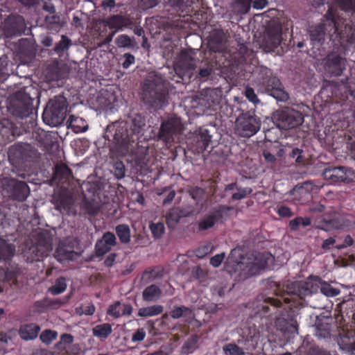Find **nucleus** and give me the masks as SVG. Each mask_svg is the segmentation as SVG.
<instances>
[{
	"label": "nucleus",
	"mask_w": 355,
	"mask_h": 355,
	"mask_svg": "<svg viewBox=\"0 0 355 355\" xmlns=\"http://www.w3.org/2000/svg\"><path fill=\"white\" fill-rule=\"evenodd\" d=\"M319 291L327 297H336L340 293L338 289L318 277L305 282H294L287 285L281 298H264L263 302L257 306V313L260 317H268L279 312L281 317L275 318L280 330L291 334L297 332L298 324L295 319L297 310L306 304L307 297L317 294Z\"/></svg>",
	"instance_id": "nucleus-1"
},
{
	"label": "nucleus",
	"mask_w": 355,
	"mask_h": 355,
	"mask_svg": "<svg viewBox=\"0 0 355 355\" xmlns=\"http://www.w3.org/2000/svg\"><path fill=\"white\" fill-rule=\"evenodd\" d=\"M334 2L349 18H344L337 10L329 8L324 15V23L311 26L309 31L311 42L318 49L324 42L328 27L329 39L335 45L339 44L345 49L355 44V0H334Z\"/></svg>",
	"instance_id": "nucleus-2"
},
{
	"label": "nucleus",
	"mask_w": 355,
	"mask_h": 355,
	"mask_svg": "<svg viewBox=\"0 0 355 355\" xmlns=\"http://www.w3.org/2000/svg\"><path fill=\"white\" fill-rule=\"evenodd\" d=\"M146 127V117L141 114L131 116L130 129L125 123L114 122L107 126L105 137L112 141L114 148L122 154H126L133 143L144 135Z\"/></svg>",
	"instance_id": "nucleus-3"
},
{
	"label": "nucleus",
	"mask_w": 355,
	"mask_h": 355,
	"mask_svg": "<svg viewBox=\"0 0 355 355\" xmlns=\"http://www.w3.org/2000/svg\"><path fill=\"white\" fill-rule=\"evenodd\" d=\"M141 101L149 108L162 109L168 104V94L161 76L146 79L142 85Z\"/></svg>",
	"instance_id": "nucleus-4"
},
{
	"label": "nucleus",
	"mask_w": 355,
	"mask_h": 355,
	"mask_svg": "<svg viewBox=\"0 0 355 355\" xmlns=\"http://www.w3.org/2000/svg\"><path fill=\"white\" fill-rule=\"evenodd\" d=\"M254 83L261 92H264L279 101L286 102L289 98L280 80L273 75L266 67H258L254 71Z\"/></svg>",
	"instance_id": "nucleus-5"
},
{
	"label": "nucleus",
	"mask_w": 355,
	"mask_h": 355,
	"mask_svg": "<svg viewBox=\"0 0 355 355\" xmlns=\"http://www.w3.org/2000/svg\"><path fill=\"white\" fill-rule=\"evenodd\" d=\"M239 256L240 259L235 262L234 270L240 272V274L245 277L259 274L267 268L269 262L274 259L272 255L268 252H255L246 256Z\"/></svg>",
	"instance_id": "nucleus-6"
},
{
	"label": "nucleus",
	"mask_w": 355,
	"mask_h": 355,
	"mask_svg": "<svg viewBox=\"0 0 355 355\" xmlns=\"http://www.w3.org/2000/svg\"><path fill=\"white\" fill-rule=\"evenodd\" d=\"M68 103L62 95L51 98L42 114L43 121L52 127L61 125L67 116Z\"/></svg>",
	"instance_id": "nucleus-7"
},
{
	"label": "nucleus",
	"mask_w": 355,
	"mask_h": 355,
	"mask_svg": "<svg viewBox=\"0 0 355 355\" xmlns=\"http://www.w3.org/2000/svg\"><path fill=\"white\" fill-rule=\"evenodd\" d=\"M33 101L34 99L25 92H16L7 99V110L11 115L17 118L29 116L34 113Z\"/></svg>",
	"instance_id": "nucleus-8"
},
{
	"label": "nucleus",
	"mask_w": 355,
	"mask_h": 355,
	"mask_svg": "<svg viewBox=\"0 0 355 355\" xmlns=\"http://www.w3.org/2000/svg\"><path fill=\"white\" fill-rule=\"evenodd\" d=\"M31 246L29 248L33 254V261H40L47 257L52 250V237L48 230H39L33 232L30 238Z\"/></svg>",
	"instance_id": "nucleus-9"
},
{
	"label": "nucleus",
	"mask_w": 355,
	"mask_h": 355,
	"mask_svg": "<svg viewBox=\"0 0 355 355\" xmlns=\"http://www.w3.org/2000/svg\"><path fill=\"white\" fill-rule=\"evenodd\" d=\"M261 121L254 110L243 111L235 122L236 132L242 137L249 138L260 130Z\"/></svg>",
	"instance_id": "nucleus-10"
},
{
	"label": "nucleus",
	"mask_w": 355,
	"mask_h": 355,
	"mask_svg": "<svg viewBox=\"0 0 355 355\" xmlns=\"http://www.w3.org/2000/svg\"><path fill=\"white\" fill-rule=\"evenodd\" d=\"M37 151L28 144H17L9 148L8 158L10 162L21 165L31 162L37 157Z\"/></svg>",
	"instance_id": "nucleus-11"
},
{
	"label": "nucleus",
	"mask_w": 355,
	"mask_h": 355,
	"mask_svg": "<svg viewBox=\"0 0 355 355\" xmlns=\"http://www.w3.org/2000/svg\"><path fill=\"white\" fill-rule=\"evenodd\" d=\"M322 175L331 184L355 182V170L345 166H328Z\"/></svg>",
	"instance_id": "nucleus-12"
},
{
	"label": "nucleus",
	"mask_w": 355,
	"mask_h": 355,
	"mask_svg": "<svg viewBox=\"0 0 355 355\" xmlns=\"http://www.w3.org/2000/svg\"><path fill=\"white\" fill-rule=\"evenodd\" d=\"M347 60L343 55L333 51L324 59V69L331 76H340L346 69Z\"/></svg>",
	"instance_id": "nucleus-13"
},
{
	"label": "nucleus",
	"mask_w": 355,
	"mask_h": 355,
	"mask_svg": "<svg viewBox=\"0 0 355 355\" xmlns=\"http://www.w3.org/2000/svg\"><path fill=\"white\" fill-rule=\"evenodd\" d=\"M231 209L227 205H219L214 208L209 213L204 215L198 223L199 231H205L212 228L216 224L222 223L224 215Z\"/></svg>",
	"instance_id": "nucleus-14"
},
{
	"label": "nucleus",
	"mask_w": 355,
	"mask_h": 355,
	"mask_svg": "<svg viewBox=\"0 0 355 355\" xmlns=\"http://www.w3.org/2000/svg\"><path fill=\"white\" fill-rule=\"evenodd\" d=\"M304 121L301 112L291 108L282 110L278 114L277 125L279 128L289 130L300 125Z\"/></svg>",
	"instance_id": "nucleus-15"
},
{
	"label": "nucleus",
	"mask_w": 355,
	"mask_h": 355,
	"mask_svg": "<svg viewBox=\"0 0 355 355\" xmlns=\"http://www.w3.org/2000/svg\"><path fill=\"white\" fill-rule=\"evenodd\" d=\"M182 131L180 119L172 117L164 121L161 124L159 131V139L165 143H171L174 141V137Z\"/></svg>",
	"instance_id": "nucleus-16"
},
{
	"label": "nucleus",
	"mask_w": 355,
	"mask_h": 355,
	"mask_svg": "<svg viewBox=\"0 0 355 355\" xmlns=\"http://www.w3.org/2000/svg\"><path fill=\"white\" fill-rule=\"evenodd\" d=\"M6 189L9 196L13 200L23 202L30 194V188L24 181L10 179L8 181Z\"/></svg>",
	"instance_id": "nucleus-17"
},
{
	"label": "nucleus",
	"mask_w": 355,
	"mask_h": 355,
	"mask_svg": "<svg viewBox=\"0 0 355 355\" xmlns=\"http://www.w3.org/2000/svg\"><path fill=\"white\" fill-rule=\"evenodd\" d=\"M282 40V27L279 23H272L268 27L266 35L263 39V45L267 51H273Z\"/></svg>",
	"instance_id": "nucleus-18"
},
{
	"label": "nucleus",
	"mask_w": 355,
	"mask_h": 355,
	"mask_svg": "<svg viewBox=\"0 0 355 355\" xmlns=\"http://www.w3.org/2000/svg\"><path fill=\"white\" fill-rule=\"evenodd\" d=\"M19 135V130L15 123L7 119L0 120V145L12 142Z\"/></svg>",
	"instance_id": "nucleus-19"
},
{
	"label": "nucleus",
	"mask_w": 355,
	"mask_h": 355,
	"mask_svg": "<svg viewBox=\"0 0 355 355\" xmlns=\"http://www.w3.org/2000/svg\"><path fill=\"white\" fill-rule=\"evenodd\" d=\"M105 24L110 29L116 33L125 28H131L133 25V20L129 15L116 14L110 16L105 21Z\"/></svg>",
	"instance_id": "nucleus-20"
},
{
	"label": "nucleus",
	"mask_w": 355,
	"mask_h": 355,
	"mask_svg": "<svg viewBox=\"0 0 355 355\" xmlns=\"http://www.w3.org/2000/svg\"><path fill=\"white\" fill-rule=\"evenodd\" d=\"M53 203L55 209L61 214L69 215L73 204V200L71 195L66 191H61L53 196Z\"/></svg>",
	"instance_id": "nucleus-21"
},
{
	"label": "nucleus",
	"mask_w": 355,
	"mask_h": 355,
	"mask_svg": "<svg viewBox=\"0 0 355 355\" xmlns=\"http://www.w3.org/2000/svg\"><path fill=\"white\" fill-rule=\"evenodd\" d=\"M73 178L71 169L62 162L57 163L53 169L52 181L57 185L68 184Z\"/></svg>",
	"instance_id": "nucleus-22"
},
{
	"label": "nucleus",
	"mask_w": 355,
	"mask_h": 355,
	"mask_svg": "<svg viewBox=\"0 0 355 355\" xmlns=\"http://www.w3.org/2000/svg\"><path fill=\"white\" fill-rule=\"evenodd\" d=\"M25 28L24 18L20 15L9 17L5 22V33L9 36L21 35Z\"/></svg>",
	"instance_id": "nucleus-23"
},
{
	"label": "nucleus",
	"mask_w": 355,
	"mask_h": 355,
	"mask_svg": "<svg viewBox=\"0 0 355 355\" xmlns=\"http://www.w3.org/2000/svg\"><path fill=\"white\" fill-rule=\"evenodd\" d=\"M211 136L209 134V131L205 128H200L194 138L196 150L199 153L207 150L209 144L211 143Z\"/></svg>",
	"instance_id": "nucleus-24"
},
{
	"label": "nucleus",
	"mask_w": 355,
	"mask_h": 355,
	"mask_svg": "<svg viewBox=\"0 0 355 355\" xmlns=\"http://www.w3.org/2000/svg\"><path fill=\"white\" fill-rule=\"evenodd\" d=\"M67 76L66 69L58 61H55L48 65L46 68V77L49 80H58Z\"/></svg>",
	"instance_id": "nucleus-25"
},
{
	"label": "nucleus",
	"mask_w": 355,
	"mask_h": 355,
	"mask_svg": "<svg viewBox=\"0 0 355 355\" xmlns=\"http://www.w3.org/2000/svg\"><path fill=\"white\" fill-rule=\"evenodd\" d=\"M40 331V327L35 323L21 325L19 329V335L24 340H31L36 338Z\"/></svg>",
	"instance_id": "nucleus-26"
},
{
	"label": "nucleus",
	"mask_w": 355,
	"mask_h": 355,
	"mask_svg": "<svg viewBox=\"0 0 355 355\" xmlns=\"http://www.w3.org/2000/svg\"><path fill=\"white\" fill-rule=\"evenodd\" d=\"M15 245L7 242V241L2 238H0V262L10 261L15 256Z\"/></svg>",
	"instance_id": "nucleus-27"
},
{
	"label": "nucleus",
	"mask_w": 355,
	"mask_h": 355,
	"mask_svg": "<svg viewBox=\"0 0 355 355\" xmlns=\"http://www.w3.org/2000/svg\"><path fill=\"white\" fill-rule=\"evenodd\" d=\"M176 67H182L184 69H192L194 65V59L191 52L184 49L182 50L176 61Z\"/></svg>",
	"instance_id": "nucleus-28"
},
{
	"label": "nucleus",
	"mask_w": 355,
	"mask_h": 355,
	"mask_svg": "<svg viewBox=\"0 0 355 355\" xmlns=\"http://www.w3.org/2000/svg\"><path fill=\"white\" fill-rule=\"evenodd\" d=\"M162 290L155 284L147 286L142 292L143 300L146 302H156L162 295Z\"/></svg>",
	"instance_id": "nucleus-29"
},
{
	"label": "nucleus",
	"mask_w": 355,
	"mask_h": 355,
	"mask_svg": "<svg viewBox=\"0 0 355 355\" xmlns=\"http://www.w3.org/2000/svg\"><path fill=\"white\" fill-rule=\"evenodd\" d=\"M332 320L333 319L329 317L318 320L316 322V329L320 336L326 337L331 334Z\"/></svg>",
	"instance_id": "nucleus-30"
},
{
	"label": "nucleus",
	"mask_w": 355,
	"mask_h": 355,
	"mask_svg": "<svg viewBox=\"0 0 355 355\" xmlns=\"http://www.w3.org/2000/svg\"><path fill=\"white\" fill-rule=\"evenodd\" d=\"M115 232L121 243L127 244L130 241L131 232L128 225H117L115 227Z\"/></svg>",
	"instance_id": "nucleus-31"
},
{
	"label": "nucleus",
	"mask_w": 355,
	"mask_h": 355,
	"mask_svg": "<svg viewBox=\"0 0 355 355\" xmlns=\"http://www.w3.org/2000/svg\"><path fill=\"white\" fill-rule=\"evenodd\" d=\"M164 307L159 304H155L147 307H142L138 310L137 315L141 318L156 316L161 314Z\"/></svg>",
	"instance_id": "nucleus-32"
},
{
	"label": "nucleus",
	"mask_w": 355,
	"mask_h": 355,
	"mask_svg": "<svg viewBox=\"0 0 355 355\" xmlns=\"http://www.w3.org/2000/svg\"><path fill=\"white\" fill-rule=\"evenodd\" d=\"M72 46L71 40L66 35H62L58 43H57L54 48L53 51L60 58L62 57L65 52Z\"/></svg>",
	"instance_id": "nucleus-33"
},
{
	"label": "nucleus",
	"mask_w": 355,
	"mask_h": 355,
	"mask_svg": "<svg viewBox=\"0 0 355 355\" xmlns=\"http://www.w3.org/2000/svg\"><path fill=\"white\" fill-rule=\"evenodd\" d=\"M182 217H183V212L178 207L170 209L166 214V220L168 226L169 227L175 226Z\"/></svg>",
	"instance_id": "nucleus-34"
},
{
	"label": "nucleus",
	"mask_w": 355,
	"mask_h": 355,
	"mask_svg": "<svg viewBox=\"0 0 355 355\" xmlns=\"http://www.w3.org/2000/svg\"><path fill=\"white\" fill-rule=\"evenodd\" d=\"M112 332V325L109 323L97 324L92 329V334L100 339H106Z\"/></svg>",
	"instance_id": "nucleus-35"
},
{
	"label": "nucleus",
	"mask_w": 355,
	"mask_h": 355,
	"mask_svg": "<svg viewBox=\"0 0 355 355\" xmlns=\"http://www.w3.org/2000/svg\"><path fill=\"white\" fill-rule=\"evenodd\" d=\"M55 254L58 259L60 261L72 260L74 257L75 252L73 249H69L67 246L61 243L57 248Z\"/></svg>",
	"instance_id": "nucleus-36"
},
{
	"label": "nucleus",
	"mask_w": 355,
	"mask_h": 355,
	"mask_svg": "<svg viewBox=\"0 0 355 355\" xmlns=\"http://www.w3.org/2000/svg\"><path fill=\"white\" fill-rule=\"evenodd\" d=\"M67 287V279L64 277L56 279L53 285L48 288V293L53 295H58L64 293Z\"/></svg>",
	"instance_id": "nucleus-37"
},
{
	"label": "nucleus",
	"mask_w": 355,
	"mask_h": 355,
	"mask_svg": "<svg viewBox=\"0 0 355 355\" xmlns=\"http://www.w3.org/2000/svg\"><path fill=\"white\" fill-rule=\"evenodd\" d=\"M339 345L342 349L355 354V334L351 336L347 335L342 337L339 342Z\"/></svg>",
	"instance_id": "nucleus-38"
},
{
	"label": "nucleus",
	"mask_w": 355,
	"mask_h": 355,
	"mask_svg": "<svg viewBox=\"0 0 355 355\" xmlns=\"http://www.w3.org/2000/svg\"><path fill=\"white\" fill-rule=\"evenodd\" d=\"M115 43L119 48L134 49L137 45L134 37L125 34L119 35L116 38Z\"/></svg>",
	"instance_id": "nucleus-39"
},
{
	"label": "nucleus",
	"mask_w": 355,
	"mask_h": 355,
	"mask_svg": "<svg viewBox=\"0 0 355 355\" xmlns=\"http://www.w3.org/2000/svg\"><path fill=\"white\" fill-rule=\"evenodd\" d=\"M311 225V219L309 217L297 216L289 221V228L291 231H297L300 227H308Z\"/></svg>",
	"instance_id": "nucleus-40"
},
{
	"label": "nucleus",
	"mask_w": 355,
	"mask_h": 355,
	"mask_svg": "<svg viewBox=\"0 0 355 355\" xmlns=\"http://www.w3.org/2000/svg\"><path fill=\"white\" fill-rule=\"evenodd\" d=\"M198 337L196 335L190 336L183 344L182 351L184 354H191L197 349Z\"/></svg>",
	"instance_id": "nucleus-41"
},
{
	"label": "nucleus",
	"mask_w": 355,
	"mask_h": 355,
	"mask_svg": "<svg viewBox=\"0 0 355 355\" xmlns=\"http://www.w3.org/2000/svg\"><path fill=\"white\" fill-rule=\"evenodd\" d=\"M320 187L315 184L312 181H306L296 185V191H304L307 197H311V193L317 191Z\"/></svg>",
	"instance_id": "nucleus-42"
},
{
	"label": "nucleus",
	"mask_w": 355,
	"mask_h": 355,
	"mask_svg": "<svg viewBox=\"0 0 355 355\" xmlns=\"http://www.w3.org/2000/svg\"><path fill=\"white\" fill-rule=\"evenodd\" d=\"M191 313V310L185 306H174L173 309L171 311V317L173 319H178L183 316H187Z\"/></svg>",
	"instance_id": "nucleus-43"
},
{
	"label": "nucleus",
	"mask_w": 355,
	"mask_h": 355,
	"mask_svg": "<svg viewBox=\"0 0 355 355\" xmlns=\"http://www.w3.org/2000/svg\"><path fill=\"white\" fill-rule=\"evenodd\" d=\"M149 229L152 233V235L155 239H159L164 233L165 227L163 223H151L149 225Z\"/></svg>",
	"instance_id": "nucleus-44"
},
{
	"label": "nucleus",
	"mask_w": 355,
	"mask_h": 355,
	"mask_svg": "<svg viewBox=\"0 0 355 355\" xmlns=\"http://www.w3.org/2000/svg\"><path fill=\"white\" fill-rule=\"evenodd\" d=\"M226 355H245L243 348L234 343H228L223 347Z\"/></svg>",
	"instance_id": "nucleus-45"
},
{
	"label": "nucleus",
	"mask_w": 355,
	"mask_h": 355,
	"mask_svg": "<svg viewBox=\"0 0 355 355\" xmlns=\"http://www.w3.org/2000/svg\"><path fill=\"white\" fill-rule=\"evenodd\" d=\"M296 186L292 189L291 195L293 196V199L300 204H306L311 200V197H307L304 191H296Z\"/></svg>",
	"instance_id": "nucleus-46"
},
{
	"label": "nucleus",
	"mask_w": 355,
	"mask_h": 355,
	"mask_svg": "<svg viewBox=\"0 0 355 355\" xmlns=\"http://www.w3.org/2000/svg\"><path fill=\"white\" fill-rule=\"evenodd\" d=\"M121 306L122 304L119 301H116L109 306L107 314L114 318H119L121 315Z\"/></svg>",
	"instance_id": "nucleus-47"
},
{
	"label": "nucleus",
	"mask_w": 355,
	"mask_h": 355,
	"mask_svg": "<svg viewBox=\"0 0 355 355\" xmlns=\"http://www.w3.org/2000/svg\"><path fill=\"white\" fill-rule=\"evenodd\" d=\"M58 333L51 329L44 330L40 334V340L46 344L51 343L53 340L56 339Z\"/></svg>",
	"instance_id": "nucleus-48"
},
{
	"label": "nucleus",
	"mask_w": 355,
	"mask_h": 355,
	"mask_svg": "<svg viewBox=\"0 0 355 355\" xmlns=\"http://www.w3.org/2000/svg\"><path fill=\"white\" fill-rule=\"evenodd\" d=\"M237 192L234 193L232 196V200H239L246 198L248 195H250L252 190L250 187H238L236 189Z\"/></svg>",
	"instance_id": "nucleus-49"
},
{
	"label": "nucleus",
	"mask_w": 355,
	"mask_h": 355,
	"mask_svg": "<svg viewBox=\"0 0 355 355\" xmlns=\"http://www.w3.org/2000/svg\"><path fill=\"white\" fill-rule=\"evenodd\" d=\"M112 249L111 246L107 245L102 239L97 241L95 245V252L98 257L103 256Z\"/></svg>",
	"instance_id": "nucleus-50"
},
{
	"label": "nucleus",
	"mask_w": 355,
	"mask_h": 355,
	"mask_svg": "<svg viewBox=\"0 0 355 355\" xmlns=\"http://www.w3.org/2000/svg\"><path fill=\"white\" fill-rule=\"evenodd\" d=\"M49 310V309H58L64 305L68 300V298H55L51 299L46 297Z\"/></svg>",
	"instance_id": "nucleus-51"
},
{
	"label": "nucleus",
	"mask_w": 355,
	"mask_h": 355,
	"mask_svg": "<svg viewBox=\"0 0 355 355\" xmlns=\"http://www.w3.org/2000/svg\"><path fill=\"white\" fill-rule=\"evenodd\" d=\"M121 60H123L121 65L125 69H128L135 62V56L130 53H124Z\"/></svg>",
	"instance_id": "nucleus-52"
},
{
	"label": "nucleus",
	"mask_w": 355,
	"mask_h": 355,
	"mask_svg": "<svg viewBox=\"0 0 355 355\" xmlns=\"http://www.w3.org/2000/svg\"><path fill=\"white\" fill-rule=\"evenodd\" d=\"M303 150L295 148L292 150V152L290 154V157L295 159V161L298 164H304V159L302 156Z\"/></svg>",
	"instance_id": "nucleus-53"
},
{
	"label": "nucleus",
	"mask_w": 355,
	"mask_h": 355,
	"mask_svg": "<svg viewBox=\"0 0 355 355\" xmlns=\"http://www.w3.org/2000/svg\"><path fill=\"white\" fill-rule=\"evenodd\" d=\"M105 243L112 248L116 245V239L115 234L111 232H105L101 239Z\"/></svg>",
	"instance_id": "nucleus-54"
},
{
	"label": "nucleus",
	"mask_w": 355,
	"mask_h": 355,
	"mask_svg": "<svg viewBox=\"0 0 355 355\" xmlns=\"http://www.w3.org/2000/svg\"><path fill=\"white\" fill-rule=\"evenodd\" d=\"M277 214L282 218H290L293 216V213L291 208L285 205H279L277 207Z\"/></svg>",
	"instance_id": "nucleus-55"
},
{
	"label": "nucleus",
	"mask_w": 355,
	"mask_h": 355,
	"mask_svg": "<svg viewBox=\"0 0 355 355\" xmlns=\"http://www.w3.org/2000/svg\"><path fill=\"white\" fill-rule=\"evenodd\" d=\"M245 96L249 101L254 104L259 102V99L258 98L257 94H255L254 89L249 86L245 87Z\"/></svg>",
	"instance_id": "nucleus-56"
},
{
	"label": "nucleus",
	"mask_w": 355,
	"mask_h": 355,
	"mask_svg": "<svg viewBox=\"0 0 355 355\" xmlns=\"http://www.w3.org/2000/svg\"><path fill=\"white\" fill-rule=\"evenodd\" d=\"M114 175L118 179L125 176V166L122 162H116L114 165Z\"/></svg>",
	"instance_id": "nucleus-57"
},
{
	"label": "nucleus",
	"mask_w": 355,
	"mask_h": 355,
	"mask_svg": "<svg viewBox=\"0 0 355 355\" xmlns=\"http://www.w3.org/2000/svg\"><path fill=\"white\" fill-rule=\"evenodd\" d=\"M73 340V337L69 334H64L60 336V341L59 343H58V347L59 349H64L65 348V346H62V345H69L71 344Z\"/></svg>",
	"instance_id": "nucleus-58"
},
{
	"label": "nucleus",
	"mask_w": 355,
	"mask_h": 355,
	"mask_svg": "<svg viewBox=\"0 0 355 355\" xmlns=\"http://www.w3.org/2000/svg\"><path fill=\"white\" fill-rule=\"evenodd\" d=\"M47 304V299L46 297H44L42 300L36 301L34 304V306L38 312L42 313L49 310Z\"/></svg>",
	"instance_id": "nucleus-59"
},
{
	"label": "nucleus",
	"mask_w": 355,
	"mask_h": 355,
	"mask_svg": "<svg viewBox=\"0 0 355 355\" xmlns=\"http://www.w3.org/2000/svg\"><path fill=\"white\" fill-rule=\"evenodd\" d=\"M225 257V254L224 252L217 254L210 259V264L212 266L217 268L221 264Z\"/></svg>",
	"instance_id": "nucleus-60"
},
{
	"label": "nucleus",
	"mask_w": 355,
	"mask_h": 355,
	"mask_svg": "<svg viewBox=\"0 0 355 355\" xmlns=\"http://www.w3.org/2000/svg\"><path fill=\"white\" fill-rule=\"evenodd\" d=\"M252 0H236L240 10L243 13H247L250 9V5Z\"/></svg>",
	"instance_id": "nucleus-61"
},
{
	"label": "nucleus",
	"mask_w": 355,
	"mask_h": 355,
	"mask_svg": "<svg viewBox=\"0 0 355 355\" xmlns=\"http://www.w3.org/2000/svg\"><path fill=\"white\" fill-rule=\"evenodd\" d=\"M146 337V331L144 328L138 329L132 336V342L142 341Z\"/></svg>",
	"instance_id": "nucleus-62"
},
{
	"label": "nucleus",
	"mask_w": 355,
	"mask_h": 355,
	"mask_svg": "<svg viewBox=\"0 0 355 355\" xmlns=\"http://www.w3.org/2000/svg\"><path fill=\"white\" fill-rule=\"evenodd\" d=\"M139 5L142 9L146 10L155 7L159 0H139Z\"/></svg>",
	"instance_id": "nucleus-63"
},
{
	"label": "nucleus",
	"mask_w": 355,
	"mask_h": 355,
	"mask_svg": "<svg viewBox=\"0 0 355 355\" xmlns=\"http://www.w3.org/2000/svg\"><path fill=\"white\" fill-rule=\"evenodd\" d=\"M309 210L311 213H322L324 211L325 207L321 203L314 202L310 205Z\"/></svg>",
	"instance_id": "nucleus-64"
}]
</instances>
